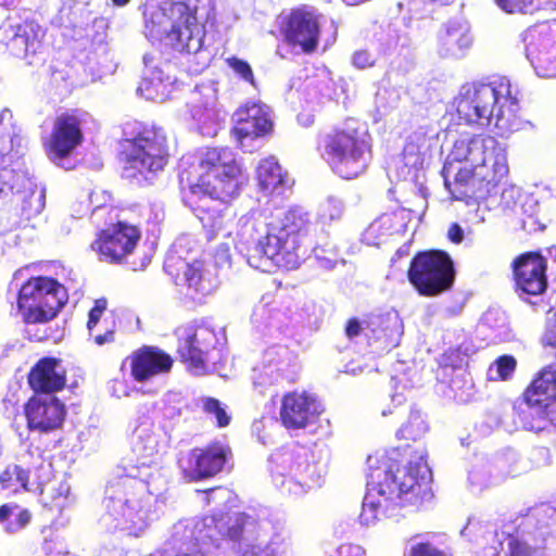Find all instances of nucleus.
<instances>
[{
    "mask_svg": "<svg viewBox=\"0 0 556 556\" xmlns=\"http://www.w3.org/2000/svg\"><path fill=\"white\" fill-rule=\"evenodd\" d=\"M547 260L539 251L523 252L511 262L514 287L517 292L541 295L547 289Z\"/></svg>",
    "mask_w": 556,
    "mask_h": 556,
    "instance_id": "nucleus-18",
    "label": "nucleus"
},
{
    "mask_svg": "<svg viewBox=\"0 0 556 556\" xmlns=\"http://www.w3.org/2000/svg\"><path fill=\"white\" fill-rule=\"evenodd\" d=\"M309 226L307 214L299 207L278 210L266 225L254 223L252 227L257 232L265 228L254 247L260 262H270L286 270L298 268L301 263L300 250L309 233Z\"/></svg>",
    "mask_w": 556,
    "mask_h": 556,
    "instance_id": "nucleus-5",
    "label": "nucleus"
},
{
    "mask_svg": "<svg viewBox=\"0 0 556 556\" xmlns=\"http://www.w3.org/2000/svg\"><path fill=\"white\" fill-rule=\"evenodd\" d=\"M323 15L308 4L292 8L283 21L281 33L291 47H299L303 53H313L319 43Z\"/></svg>",
    "mask_w": 556,
    "mask_h": 556,
    "instance_id": "nucleus-12",
    "label": "nucleus"
},
{
    "mask_svg": "<svg viewBox=\"0 0 556 556\" xmlns=\"http://www.w3.org/2000/svg\"><path fill=\"white\" fill-rule=\"evenodd\" d=\"M30 471L17 464L8 465L0 472V486L13 493L29 490Z\"/></svg>",
    "mask_w": 556,
    "mask_h": 556,
    "instance_id": "nucleus-30",
    "label": "nucleus"
},
{
    "mask_svg": "<svg viewBox=\"0 0 556 556\" xmlns=\"http://www.w3.org/2000/svg\"><path fill=\"white\" fill-rule=\"evenodd\" d=\"M409 254V247L407 244L399 248L392 257V262H395L396 260L403 258Z\"/></svg>",
    "mask_w": 556,
    "mask_h": 556,
    "instance_id": "nucleus-48",
    "label": "nucleus"
},
{
    "mask_svg": "<svg viewBox=\"0 0 556 556\" xmlns=\"http://www.w3.org/2000/svg\"><path fill=\"white\" fill-rule=\"evenodd\" d=\"M450 167L443 166L442 176L444 178V186L448 190L451 198L457 201L468 202L470 200L485 199L476 175L469 165H464L458 168L453 180L448 178Z\"/></svg>",
    "mask_w": 556,
    "mask_h": 556,
    "instance_id": "nucleus-25",
    "label": "nucleus"
},
{
    "mask_svg": "<svg viewBox=\"0 0 556 556\" xmlns=\"http://www.w3.org/2000/svg\"><path fill=\"white\" fill-rule=\"evenodd\" d=\"M256 180L260 190L270 195L280 192L287 184L288 176L281 165L273 157L262 160L256 167Z\"/></svg>",
    "mask_w": 556,
    "mask_h": 556,
    "instance_id": "nucleus-28",
    "label": "nucleus"
},
{
    "mask_svg": "<svg viewBox=\"0 0 556 556\" xmlns=\"http://www.w3.org/2000/svg\"><path fill=\"white\" fill-rule=\"evenodd\" d=\"M130 0H112V2L116 5V7H124L126 5Z\"/></svg>",
    "mask_w": 556,
    "mask_h": 556,
    "instance_id": "nucleus-49",
    "label": "nucleus"
},
{
    "mask_svg": "<svg viewBox=\"0 0 556 556\" xmlns=\"http://www.w3.org/2000/svg\"><path fill=\"white\" fill-rule=\"evenodd\" d=\"M169 157L168 139L162 128L139 121L124 125L117 159L125 178L149 184L164 170Z\"/></svg>",
    "mask_w": 556,
    "mask_h": 556,
    "instance_id": "nucleus-3",
    "label": "nucleus"
},
{
    "mask_svg": "<svg viewBox=\"0 0 556 556\" xmlns=\"http://www.w3.org/2000/svg\"><path fill=\"white\" fill-rule=\"evenodd\" d=\"M67 415L65 404L55 395H31L24 404L29 431L51 433L63 428Z\"/></svg>",
    "mask_w": 556,
    "mask_h": 556,
    "instance_id": "nucleus-16",
    "label": "nucleus"
},
{
    "mask_svg": "<svg viewBox=\"0 0 556 556\" xmlns=\"http://www.w3.org/2000/svg\"><path fill=\"white\" fill-rule=\"evenodd\" d=\"M379 326H380V323L365 321L364 324H362L357 318L352 317V318H349L346 321L344 333L350 340H352V339L356 338L357 336H359L363 329L370 328L372 333L375 334L376 331L378 330Z\"/></svg>",
    "mask_w": 556,
    "mask_h": 556,
    "instance_id": "nucleus-39",
    "label": "nucleus"
},
{
    "mask_svg": "<svg viewBox=\"0 0 556 556\" xmlns=\"http://www.w3.org/2000/svg\"><path fill=\"white\" fill-rule=\"evenodd\" d=\"M31 518L30 510L16 503L0 505V523L8 533H16L25 529L30 523Z\"/></svg>",
    "mask_w": 556,
    "mask_h": 556,
    "instance_id": "nucleus-29",
    "label": "nucleus"
},
{
    "mask_svg": "<svg viewBox=\"0 0 556 556\" xmlns=\"http://www.w3.org/2000/svg\"><path fill=\"white\" fill-rule=\"evenodd\" d=\"M242 169L229 148H206L179 175L184 203L208 239L226 228L225 212L241 192Z\"/></svg>",
    "mask_w": 556,
    "mask_h": 556,
    "instance_id": "nucleus-1",
    "label": "nucleus"
},
{
    "mask_svg": "<svg viewBox=\"0 0 556 556\" xmlns=\"http://www.w3.org/2000/svg\"><path fill=\"white\" fill-rule=\"evenodd\" d=\"M519 91L507 78L489 84L473 83L466 87L457 103V113L468 124L485 121L501 131L519 126Z\"/></svg>",
    "mask_w": 556,
    "mask_h": 556,
    "instance_id": "nucleus-4",
    "label": "nucleus"
},
{
    "mask_svg": "<svg viewBox=\"0 0 556 556\" xmlns=\"http://www.w3.org/2000/svg\"><path fill=\"white\" fill-rule=\"evenodd\" d=\"M202 410L204 414L215 417V425L218 428H226L231 422V416L226 412V407L223 403L216 397H203Z\"/></svg>",
    "mask_w": 556,
    "mask_h": 556,
    "instance_id": "nucleus-34",
    "label": "nucleus"
},
{
    "mask_svg": "<svg viewBox=\"0 0 556 556\" xmlns=\"http://www.w3.org/2000/svg\"><path fill=\"white\" fill-rule=\"evenodd\" d=\"M141 239V230L124 220L111 223L97 231L90 248L99 260L109 264L127 261Z\"/></svg>",
    "mask_w": 556,
    "mask_h": 556,
    "instance_id": "nucleus-11",
    "label": "nucleus"
},
{
    "mask_svg": "<svg viewBox=\"0 0 556 556\" xmlns=\"http://www.w3.org/2000/svg\"><path fill=\"white\" fill-rule=\"evenodd\" d=\"M233 127L231 134L242 143L244 139H255L268 135L273 129L266 106L248 102L238 108L232 114Z\"/></svg>",
    "mask_w": 556,
    "mask_h": 556,
    "instance_id": "nucleus-24",
    "label": "nucleus"
},
{
    "mask_svg": "<svg viewBox=\"0 0 556 556\" xmlns=\"http://www.w3.org/2000/svg\"><path fill=\"white\" fill-rule=\"evenodd\" d=\"M428 431V425L418 409H410L407 420L397 430L396 437L404 441H418Z\"/></svg>",
    "mask_w": 556,
    "mask_h": 556,
    "instance_id": "nucleus-31",
    "label": "nucleus"
},
{
    "mask_svg": "<svg viewBox=\"0 0 556 556\" xmlns=\"http://www.w3.org/2000/svg\"><path fill=\"white\" fill-rule=\"evenodd\" d=\"M352 63L358 70H366L375 65V56L366 49L357 50L352 56Z\"/></svg>",
    "mask_w": 556,
    "mask_h": 556,
    "instance_id": "nucleus-43",
    "label": "nucleus"
},
{
    "mask_svg": "<svg viewBox=\"0 0 556 556\" xmlns=\"http://www.w3.org/2000/svg\"><path fill=\"white\" fill-rule=\"evenodd\" d=\"M129 363L130 376L137 382L168 374L173 368V357L164 350L154 345H142L126 358Z\"/></svg>",
    "mask_w": 556,
    "mask_h": 556,
    "instance_id": "nucleus-22",
    "label": "nucleus"
},
{
    "mask_svg": "<svg viewBox=\"0 0 556 556\" xmlns=\"http://www.w3.org/2000/svg\"><path fill=\"white\" fill-rule=\"evenodd\" d=\"M231 456V448L219 441L191 448L182 460L184 476L191 482L218 475Z\"/></svg>",
    "mask_w": 556,
    "mask_h": 556,
    "instance_id": "nucleus-14",
    "label": "nucleus"
},
{
    "mask_svg": "<svg viewBox=\"0 0 556 556\" xmlns=\"http://www.w3.org/2000/svg\"><path fill=\"white\" fill-rule=\"evenodd\" d=\"M446 52L455 53L470 46V38L462 27H448L439 37Z\"/></svg>",
    "mask_w": 556,
    "mask_h": 556,
    "instance_id": "nucleus-33",
    "label": "nucleus"
},
{
    "mask_svg": "<svg viewBox=\"0 0 556 556\" xmlns=\"http://www.w3.org/2000/svg\"><path fill=\"white\" fill-rule=\"evenodd\" d=\"M447 238L451 242L459 244L464 240V231L457 223H453L447 230Z\"/></svg>",
    "mask_w": 556,
    "mask_h": 556,
    "instance_id": "nucleus-46",
    "label": "nucleus"
},
{
    "mask_svg": "<svg viewBox=\"0 0 556 556\" xmlns=\"http://www.w3.org/2000/svg\"><path fill=\"white\" fill-rule=\"evenodd\" d=\"M27 383L34 394L54 395L66 388L67 370L61 358L43 356L29 369Z\"/></svg>",
    "mask_w": 556,
    "mask_h": 556,
    "instance_id": "nucleus-21",
    "label": "nucleus"
},
{
    "mask_svg": "<svg viewBox=\"0 0 556 556\" xmlns=\"http://www.w3.org/2000/svg\"><path fill=\"white\" fill-rule=\"evenodd\" d=\"M455 277L454 262L443 250L417 252L407 269L409 283L419 295L426 298H434L451 290Z\"/></svg>",
    "mask_w": 556,
    "mask_h": 556,
    "instance_id": "nucleus-9",
    "label": "nucleus"
},
{
    "mask_svg": "<svg viewBox=\"0 0 556 556\" xmlns=\"http://www.w3.org/2000/svg\"><path fill=\"white\" fill-rule=\"evenodd\" d=\"M68 299L67 288L58 279L31 276L18 289L16 306L24 324H47L58 317Z\"/></svg>",
    "mask_w": 556,
    "mask_h": 556,
    "instance_id": "nucleus-8",
    "label": "nucleus"
},
{
    "mask_svg": "<svg viewBox=\"0 0 556 556\" xmlns=\"http://www.w3.org/2000/svg\"><path fill=\"white\" fill-rule=\"evenodd\" d=\"M329 556H367L359 545L342 544Z\"/></svg>",
    "mask_w": 556,
    "mask_h": 556,
    "instance_id": "nucleus-45",
    "label": "nucleus"
},
{
    "mask_svg": "<svg viewBox=\"0 0 556 556\" xmlns=\"http://www.w3.org/2000/svg\"><path fill=\"white\" fill-rule=\"evenodd\" d=\"M106 307V299L100 298L94 300L93 306L91 307L88 314L87 328L89 331H91L97 326Z\"/></svg>",
    "mask_w": 556,
    "mask_h": 556,
    "instance_id": "nucleus-41",
    "label": "nucleus"
},
{
    "mask_svg": "<svg viewBox=\"0 0 556 556\" xmlns=\"http://www.w3.org/2000/svg\"><path fill=\"white\" fill-rule=\"evenodd\" d=\"M321 413L316 396L306 391L294 390L283 394L279 418L286 429L300 430L316 422Z\"/></svg>",
    "mask_w": 556,
    "mask_h": 556,
    "instance_id": "nucleus-19",
    "label": "nucleus"
},
{
    "mask_svg": "<svg viewBox=\"0 0 556 556\" xmlns=\"http://www.w3.org/2000/svg\"><path fill=\"white\" fill-rule=\"evenodd\" d=\"M521 400L538 409V420H530L521 405L514 404V414L527 429L542 432L556 428V369L548 366L540 370L523 390Z\"/></svg>",
    "mask_w": 556,
    "mask_h": 556,
    "instance_id": "nucleus-10",
    "label": "nucleus"
},
{
    "mask_svg": "<svg viewBox=\"0 0 556 556\" xmlns=\"http://www.w3.org/2000/svg\"><path fill=\"white\" fill-rule=\"evenodd\" d=\"M316 150L331 172L345 180L363 175L372 157L370 136L350 119L320 132Z\"/></svg>",
    "mask_w": 556,
    "mask_h": 556,
    "instance_id": "nucleus-6",
    "label": "nucleus"
},
{
    "mask_svg": "<svg viewBox=\"0 0 556 556\" xmlns=\"http://www.w3.org/2000/svg\"><path fill=\"white\" fill-rule=\"evenodd\" d=\"M177 354L186 368L195 375H205L211 352V331L194 326H181L176 330Z\"/></svg>",
    "mask_w": 556,
    "mask_h": 556,
    "instance_id": "nucleus-15",
    "label": "nucleus"
},
{
    "mask_svg": "<svg viewBox=\"0 0 556 556\" xmlns=\"http://www.w3.org/2000/svg\"><path fill=\"white\" fill-rule=\"evenodd\" d=\"M495 140L490 135L459 138L454 142L450 156L455 162H466L465 165H472L473 162L481 159V154L486 150L495 148Z\"/></svg>",
    "mask_w": 556,
    "mask_h": 556,
    "instance_id": "nucleus-27",
    "label": "nucleus"
},
{
    "mask_svg": "<svg viewBox=\"0 0 556 556\" xmlns=\"http://www.w3.org/2000/svg\"><path fill=\"white\" fill-rule=\"evenodd\" d=\"M505 13L511 15L531 14L535 10V0H493Z\"/></svg>",
    "mask_w": 556,
    "mask_h": 556,
    "instance_id": "nucleus-35",
    "label": "nucleus"
},
{
    "mask_svg": "<svg viewBox=\"0 0 556 556\" xmlns=\"http://www.w3.org/2000/svg\"><path fill=\"white\" fill-rule=\"evenodd\" d=\"M80 110L73 109L55 116L49 140L45 144L48 157L58 163L78 148L84 141Z\"/></svg>",
    "mask_w": 556,
    "mask_h": 556,
    "instance_id": "nucleus-13",
    "label": "nucleus"
},
{
    "mask_svg": "<svg viewBox=\"0 0 556 556\" xmlns=\"http://www.w3.org/2000/svg\"><path fill=\"white\" fill-rule=\"evenodd\" d=\"M42 495V503L46 507L61 513L67 505L68 488L60 484L58 488L52 489L48 495H45L43 492Z\"/></svg>",
    "mask_w": 556,
    "mask_h": 556,
    "instance_id": "nucleus-36",
    "label": "nucleus"
},
{
    "mask_svg": "<svg viewBox=\"0 0 556 556\" xmlns=\"http://www.w3.org/2000/svg\"><path fill=\"white\" fill-rule=\"evenodd\" d=\"M485 194L490 197L507 178L509 168L505 149L495 140V148L481 154V159L469 165Z\"/></svg>",
    "mask_w": 556,
    "mask_h": 556,
    "instance_id": "nucleus-23",
    "label": "nucleus"
},
{
    "mask_svg": "<svg viewBox=\"0 0 556 556\" xmlns=\"http://www.w3.org/2000/svg\"><path fill=\"white\" fill-rule=\"evenodd\" d=\"M115 339V331L113 329L106 330L104 333L96 334L93 337V341L98 345H104L106 343H112Z\"/></svg>",
    "mask_w": 556,
    "mask_h": 556,
    "instance_id": "nucleus-47",
    "label": "nucleus"
},
{
    "mask_svg": "<svg viewBox=\"0 0 556 556\" xmlns=\"http://www.w3.org/2000/svg\"><path fill=\"white\" fill-rule=\"evenodd\" d=\"M137 486L142 489V483L136 479L126 478L116 483V489H117L116 492L121 493L125 496V503L127 504L131 501L129 495H132V496L136 495L135 489Z\"/></svg>",
    "mask_w": 556,
    "mask_h": 556,
    "instance_id": "nucleus-42",
    "label": "nucleus"
},
{
    "mask_svg": "<svg viewBox=\"0 0 556 556\" xmlns=\"http://www.w3.org/2000/svg\"><path fill=\"white\" fill-rule=\"evenodd\" d=\"M226 64L243 80L254 85V75L250 64L237 56L226 59Z\"/></svg>",
    "mask_w": 556,
    "mask_h": 556,
    "instance_id": "nucleus-38",
    "label": "nucleus"
},
{
    "mask_svg": "<svg viewBox=\"0 0 556 556\" xmlns=\"http://www.w3.org/2000/svg\"><path fill=\"white\" fill-rule=\"evenodd\" d=\"M0 36L12 56L28 59L42 47L45 31L36 21L25 20L15 25L1 26Z\"/></svg>",
    "mask_w": 556,
    "mask_h": 556,
    "instance_id": "nucleus-20",
    "label": "nucleus"
},
{
    "mask_svg": "<svg viewBox=\"0 0 556 556\" xmlns=\"http://www.w3.org/2000/svg\"><path fill=\"white\" fill-rule=\"evenodd\" d=\"M144 28L151 40L167 39L188 51H198L204 37L198 7L182 0H168L151 8L144 13Z\"/></svg>",
    "mask_w": 556,
    "mask_h": 556,
    "instance_id": "nucleus-7",
    "label": "nucleus"
},
{
    "mask_svg": "<svg viewBox=\"0 0 556 556\" xmlns=\"http://www.w3.org/2000/svg\"><path fill=\"white\" fill-rule=\"evenodd\" d=\"M517 368V359L509 354L498 356L488 369L490 381H507L513 378Z\"/></svg>",
    "mask_w": 556,
    "mask_h": 556,
    "instance_id": "nucleus-32",
    "label": "nucleus"
},
{
    "mask_svg": "<svg viewBox=\"0 0 556 556\" xmlns=\"http://www.w3.org/2000/svg\"><path fill=\"white\" fill-rule=\"evenodd\" d=\"M521 227L527 233H534L545 229V225L533 214H526L522 217Z\"/></svg>",
    "mask_w": 556,
    "mask_h": 556,
    "instance_id": "nucleus-44",
    "label": "nucleus"
},
{
    "mask_svg": "<svg viewBox=\"0 0 556 556\" xmlns=\"http://www.w3.org/2000/svg\"><path fill=\"white\" fill-rule=\"evenodd\" d=\"M165 271L173 278L176 285L186 286L195 292L202 291L203 262L194 260L187 262L180 256H168L164 263Z\"/></svg>",
    "mask_w": 556,
    "mask_h": 556,
    "instance_id": "nucleus-26",
    "label": "nucleus"
},
{
    "mask_svg": "<svg viewBox=\"0 0 556 556\" xmlns=\"http://www.w3.org/2000/svg\"><path fill=\"white\" fill-rule=\"evenodd\" d=\"M370 478L381 500L374 502L370 495H366L363 510L400 507L419 511L433 498L426 453L408 444L382 456L376 467H370Z\"/></svg>",
    "mask_w": 556,
    "mask_h": 556,
    "instance_id": "nucleus-2",
    "label": "nucleus"
},
{
    "mask_svg": "<svg viewBox=\"0 0 556 556\" xmlns=\"http://www.w3.org/2000/svg\"><path fill=\"white\" fill-rule=\"evenodd\" d=\"M408 556H446L437 545L426 541L410 546Z\"/></svg>",
    "mask_w": 556,
    "mask_h": 556,
    "instance_id": "nucleus-40",
    "label": "nucleus"
},
{
    "mask_svg": "<svg viewBox=\"0 0 556 556\" xmlns=\"http://www.w3.org/2000/svg\"><path fill=\"white\" fill-rule=\"evenodd\" d=\"M527 55L536 74L556 77V20L538 24L531 30Z\"/></svg>",
    "mask_w": 556,
    "mask_h": 556,
    "instance_id": "nucleus-17",
    "label": "nucleus"
},
{
    "mask_svg": "<svg viewBox=\"0 0 556 556\" xmlns=\"http://www.w3.org/2000/svg\"><path fill=\"white\" fill-rule=\"evenodd\" d=\"M507 552L495 556H533L534 548L514 534H507Z\"/></svg>",
    "mask_w": 556,
    "mask_h": 556,
    "instance_id": "nucleus-37",
    "label": "nucleus"
}]
</instances>
